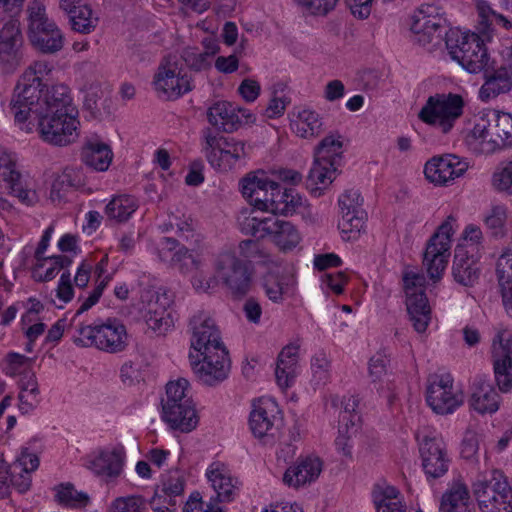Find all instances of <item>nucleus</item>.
I'll use <instances>...</instances> for the list:
<instances>
[{
    "instance_id": "obj_1",
    "label": "nucleus",
    "mask_w": 512,
    "mask_h": 512,
    "mask_svg": "<svg viewBox=\"0 0 512 512\" xmlns=\"http://www.w3.org/2000/svg\"><path fill=\"white\" fill-rule=\"evenodd\" d=\"M47 64L36 62L19 78L9 104L15 124L27 133L37 120L40 138L51 145L66 146L77 138L78 110L64 84L48 87L39 74Z\"/></svg>"
},
{
    "instance_id": "obj_2",
    "label": "nucleus",
    "mask_w": 512,
    "mask_h": 512,
    "mask_svg": "<svg viewBox=\"0 0 512 512\" xmlns=\"http://www.w3.org/2000/svg\"><path fill=\"white\" fill-rule=\"evenodd\" d=\"M241 254L247 259L239 258L235 252L224 251L214 260V272L220 283L235 299L246 296L252 286L254 269L249 258L259 252V244L254 240H243L239 244Z\"/></svg>"
},
{
    "instance_id": "obj_3",
    "label": "nucleus",
    "mask_w": 512,
    "mask_h": 512,
    "mask_svg": "<svg viewBox=\"0 0 512 512\" xmlns=\"http://www.w3.org/2000/svg\"><path fill=\"white\" fill-rule=\"evenodd\" d=\"M74 343L80 347H95L107 353H119L128 346V334L124 324L117 319L81 325Z\"/></svg>"
},
{
    "instance_id": "obj_4",
    "label": "nucleus",
    "mask_w": 512,
    "mask_h": 512,
    "mask_svg": "<svg viewBox=\"0 0 512 512\" xmlns=\"http://www.w3.org/2000/svg\"><path fill=\"white\" fill-rule=\"evenodd\" d=\"M445 43L451 58L470 73H480L493 61L476 33L450 29L445 32Z\"/></svg>"
},
{
    "instance_id": "obj_5",
    "label": "nucleus",
    "mask_w": 512,
    "mask_h": 512,
    "mask_svg": "<svg viewBox=\"0 0 512 512\" xmlns=\"http://www.w3.org/2000/svg\"><path fill=\"white\" fill-rule=\"evenodd\" d=\"M28 38L31 45L44 54H55L64 46V35L49 19L45 5L39 0L30 2L26 9Z\"/></svg>"
},
{
    "instance_id": "obj_6",
    "label": "nucleus",
    "mask_w": 512,
    "mask_h": 512,
    "mask_svg": "<svg viewBox=\"0 0 512 512\" xmlns=\"http://www.w3.org/2000/svg\"><path fill=\"white\" fill-rule=\"evenodd\" d=\"M201 151L211 167L219 171L231 170L246 155L244 142L210 127L201 132Z\"/></svg>"
},
{
    "instance_id": "obj_7",
    "label": "nucleus",
    "mask_w": 512,
    "mask_h": 512,
    "mask_svg": "<svg viewBox=\"0 0 512 512\" xmlns=\"http://www.w3.org/2000/svg\"><path fill=\"white\" fill-rule=\"evenodd\" d=\"M241 230L246 235L258 239L270 237L282 251L294 249L301 241L297 227L292 222L275 215L263 218L246 217L241 222Z\"/></svg>"
},
{
    "instance_id": "obj_8",
    "label": "nucleus",
    "mask_w": 512,
    "mask_h": 512,
    "mask_svg": "<svg viewBox=\"0 0 512 512\" xmlns=\"http://www.w3.org/2000/svg\"><path fill=\"white\" fill-rule=\"evenodd\" d=\"M480 512H512V485L498 470L489 480H477L472 485Z\"/></svg>"
},
{
    "instance_id": "obj_9",
    "label": "nucleus",
    "mask_w": 512,
    "mask_h": 512,
    "mask_svg": "<svg viewBox=\"0 0 512 512\" xmlns=\"http://www.w3.org/2000/svg\"><path fill=\"white\" fill-rule=\"evenodd\" d=\"M464 99L455 93H437L429 96L418 117L424 123L437 126L448 133L463 114Z\"/></svg>"
},
{
    "instance_id": "obj_10",
    "label": "nucleus",
    "mask_w": 512,
    "mask_h": 512,
    "mask_svg": "<svg viewBox=\"0 0 512 512\" xmlns=\"http://www.w3.org/2000/svg\"><path fill=\"white\" fill-rule=\"evenodd\" d=\"M190 366L197 381L208 387H215L228 378L231 361L227 348L189 354Z\"/></svg>"
},
{
    "instance_id": "obj_11",
    "label": "nucleus",
    "mask_w": 512,
    "mask_h": 512,
    "mask_svg": "<svg viewBox=\"0 0 512 512\" xmlns=\"http://www.w3.org/2000/svg\"><path fill=\"white\" fill-rule=\"evenodd\" d=\"M452 221H454V218L448 216L431 236L424 252L423 264L427 268L429 277L434 281L442 277L448 264L451 237L454 233Z\"/></svg>"
},
{
    "instance_id": "obj_12",
    "label": "nucleus",
    "mask_w": 512,
    "mask_h": 512,
    "mask_svg": "<svg viewBox=\"0 0 512 512\" xmlns=\"http://www.w3.org/2000/svg\"><path fill=\"white\" fill-rule=\"evenodd\" d=\"M426 402L435 413L446 415L463 404V395L454 389L450 374H434L428 378Z\"/></svg>"
},
{
    "instance_id": "obj_13",
    "label": "nucleus",
    "mask_w": 512,
    "mask_h": 512,
    "mask_svg": "<svg viewBox=\"0 0 512 512\" xmlns=\"http://www.w3.org/2000/svg\"><path fill=\"white\" fill-rule=\"evenodd\" d=\"M472 135L475 139L486 144L487 151H495L512 145V114L498 112L494 114L493 123L484 119L477 122Z\"/></svg>"
},
{
    "instance_id": "obj_14",
    "label": "nucleus",
    "mask_w": 512,
    "mask_h": 512,
    "mask_svg": "<svg viewBox=\"0 0 512 512\" xmlns=\"http://www.w3.org/2000/svg\"><path fill=\"white\" fill-rule=\"evenodd\" d=\"M483 84L479 89V98L489 101L512 90V48L508 50L502 63L493 60L481 71Z\"/></svg>"
},
{
    "instance_id": "obj_15",
    "label": "nucleus",
    "mask_w": 512,
    "mask_h": 512,
    "mask_svg": "<svg viewBox=\"0 0 512 512\" xmlns=\"http://www.w3.org/2000/svg\"><path fill=\"white\" fill-rule=\"evenodd\" d=\"M363 198L358 190L348 189L339 196L341 219L338 228L345 240L357 239L365 224L366 213L362 209Z\"/></svg>"
},
{
    "instance_id": "obj_16",
    "label": "nucleus",
    "mask_w": 512,
    "mask_h": 512,
    "mask_svg": "<svg viewBox=\"0 0 512 512\" xmlns=\"http://www.w3.org/2000/svg\"><path fill=\"white\" fill-rule=\"evenodd\" d=\"M491 358L496 384L501 392L512 389V336L499 330L492 340Z\"/></svg>"
},
{
    "instance_id": "obj_17",
    "label": "nucleus",
    "mask_w": 512,
    "mask_h": 512,
    "mask_svg": "<svg viewBox=\"0 0 512 512\" xmlns=\"http://www.w3.org/2000/svg\"><path fill=\"white\" fill-rule=\"evenodd\" d=\"M191 330V348L196 353L208 352L220 348H226L220 331L215 321L204 311L195 313L190 321Z\"/></svg>"
},
{
    "instance_id": "obj_18",
    "label": "nucleus",
    "mask_w": 512,
    "mask_h": 512,
    "mask_svg": "<svg viewBox=\"0 0 512 512\" xmlns=\"http://www.w3.org/2000/svg\"><path fill=\"white\" fill-rule=\"evenodd\" d=\"M125 458V449L121 445L100 448L88 455L86 467L95 476L108 482L122 474Z\"/></svg>"
},
{
    "instance_id": "obj_19",
    "label": "nucleus",
    "mask_w": 512,
    "mask_h": 512,
    "mask_svg": "<svg viewBox=\"0 0 512 512\" xmlns=\"http://www.w3.org/2000/svg\"><path fill=\"white\" fill-rule=\"evenodd\" d=\"M422 468L427 478L437 479L444 476L450 465L446 444L437 436L426 435L419 444Z\"/></svg>"
},
{
    "instance_id": "obj_20",
    "label": "nucleus",
    "mask_w": 512,
    "mask_h": 512,
    "mask_svg": "<svg viewBox=\"0 0 512 512\" xmlns=\"http://www.w3.org/2000/svg\"><path fill=\"white\" fill-rule=\"evenodd\" d=\"M22 44L20 22L10 19L0 29V69L3 72L11 73L20 64Z\"/></svg>"
},
{
    "instance_id": "obj_21",
    "label": "nucleus",
    "mask_w": 512,
    "mask_h": 512,
    "mask_svg": "<svg viewBox=\"0 0 512 512\" xmlns=\"http://www.w3.org/2000/svg\"><path fill=\"white\" fill-rule=\"evenodd\" d=\"M156 92L166 99H177L192 90L191 79L182 74L175 64L162 63L154 76Z\"/></svg>"
},
{
    "instance_id": "obj_22",
    "label": "nucleus",
    "mask_w": 512,
    "mask_h": 512,
    "mask_svg": "<svg viewBox=\"0 0 512 512\" xmlns=\"http://www.w3.org/2000/svg\"><path fill=\"white\" fill-rule=\"evenodd\" d=\"M467 168V163L461 161L459 157L446 154L434 156L427 161L424 167V174L430 182L438 185H446L462 176Z\"/></svg>"
},
{
    "instance_id": "obj_23",
    "label": "nucleus",
    "mask_w": 512,
    "mask_h": 512,
    "mask_svg": "<svg viewBox=\"0 0 512 512\" xmlns=\"http://www.w3.org/2000/svg\"><path fill=\"white\" fill-rule=\"evenodd\" d=\"M273 184L265 172L248 174L240 182L243 197L254 209L266 212L270 202V191Z\"/></svg>"
},
{
    "instance_id": "obj_24",
    "label": "nucleus",
    "mask_w": 512,
    "mask_h": 512,
    "mask_svg": "<svg viewBox=\"0 0 512 512\" xmlns=\"http://www.w3.org/2000/svg\"><path fill=\"white\" fill-rule=\"evenodd\" d=\"M277 406L270 399H259L253 402L249 416V427L255 437L274 436L277 427L275 412Z\"/></svg>"
},
{
    "instance_id": "obj_25",
    "label": "nucleus",
    "mask_w": 512,
    "mask_h": 512,
    "mask_svg": "<svg viewBox=\"0 0 512 512\" xmlns=\"http://www.w3.org/2000/svg\"><path fill=\"white\" fill-rule=\"evenodd\" d=\"M206 476L220 502H231L239 493V481L233 477L228 467L221 462L209 465Z\"/></svg>"
},
{
    "instance_id": "obj_26",
    "label": "nucleus",
    "mask_w": 512,
    "mask_h": 512,
    "mask_svg": "<svg viewBox=\"0 0 512 512\" xmlns=\"http://www.w3.org/2000/svg\"><path fill=\"white\" fill-rule=\"evenodd\" d=\"M0 177L7 184L10 193L22 203L30 206L38 201L36 191L27 189L22 183V177L16 170V164L6 153H0Z\"/></svg>"
},
{
    "instance_id": "obj_27",
    "label": "nucleus",
    "mask_w": 512,
    "mask_h": 512,
    "mask_svg": "<svg viewBox=\"0 0 512 512\" xmlns=\"http://www.w3.org/2000/svg\"><path fill=\"white\" fill-rule=\"evenodd\" d=\"M322 471V462L318 457L299 458L283 474V483L291 488H300L314 482Z\"/></svg>"
},
{
    "instance_id": "obj_28",
    "label": "nucleus",
    "mask_w": 512,
    "mask_h": 512,
    "mask_svg": "<svg viewBox=\"0 0 512 512\" xmlns=\"http://www.w3.org/2000/svg\"><path fill=\"white\" fill-rule=\"evenodd\" d=\"M471 390L469 403L472 409L480 414H492L499 409L500 396L486 376L477 375Z\"/></svg>"
},
{
    "instance_id": "obj_29",
    "label": "nucleus",
    "mask_w": 512,
    "mask_h": 512,
    "mask_svg": "<svg viewBox=\"0 0 512 512\" xmlns=\"http://www.w3.org/2000/svg\"><path fill=\"white\" fill-rule=\"evenodd\" d=\"M207 120L215 131L232 133L241 126L236 106L228 101H216L207 109Z\"/></svg>"
},
{
    "instance_id": "obj_30",
    "label": "nucleus",
    "mask_w": 512,
    "mask_h": 512,
    "mask_svg": "<svg viewBox=\"0 0 512 512\" xmlns=\"http://www.w3.org/2000/svg\"><path fill=\"white\" fill-rule=\"evenodd\" d=\"M439 512H471V495L463 480L448 483L441 497Z\"/></svg>"
},
{
    "instance_id": "obj_31",
    "label": "nucleus",
    "mask_w": 512,
    "mask_h": 512,
    "mask_svg": "<svg viewBox=\"0 0 512 512\" xmlns=\"http://www.w3.org/2000/svg\"><path fill=\"white\" fill-rule=\"evenodd\" d=\"M468 253L466 246L457 245L455 248L452 273L454 280L463 286H473L478 281L480 273L477 259Z\"/></svg>"
},
{
    "instance_id": "obj_32",
    "label": "nucleus",
    "mask_w": 512,
    "mask_h": 512,
    "mask_svg": "<svg viewBox=\"0 0 512 512\" xmlns=\"http://www.w3.org/2000/svg\"><path fill=\"white\" fill-rule=\"evenodd\" d=\"M270 187V202L266 212L275 216L277 214L288 215L293 214L301 206L302 198L294 189L282 188L275 181Z\"/></svg>"
},
{
    "instance_id": "obj_33",
    "label": "nucleus",
    "mask_w": 512,
    "mask_h": 512,
    "mask_svg": "<svg viewBox=\"0 0 512 512\" xmlns=\"http://www.w3.org/2000/svg\"><path fill=\"white\" fill-rule=\"evenodd\" d=\"M82 161L95 171L108 170L113 159L110 146L98 139H89L81 151Z\"/></svg>"
},
{
    "instance_id": "obj_34",
    "label": "nucleus",
    "mask_w": 512,
    "mask_h": 512,
    "mask_svg": "<svg viewBox=\"0 0 512 512\" xmlns=\"http://www.w3.org/2000/svg\"><path fill=\"white\" fill-rule=\"evenodd\" d=\"M298 363V346L287 345L278 355L275 376L281 388H288L292 385L296 376Z\"/></svg>"
},
{
    "instance_id": "obj_35",
    "label": "nucleus",
    "mask_w": 512,
    "mask_h": 512,
    "mask_svg": "<svg viewBox=\"0 0 512 512\" xmlns=\"http://www.w3.org/2000/svg\"><path fill=\"white\" fill-rule=\"evenodd\" d=\"M338 166H330L325 164L324 161L314 160V163L309 171L306 179V187L315 197L322 195L335 178V173Z\"/></svg>"
},
{
    "instance_id": "obj_36",
    "label": "nucleus",
    "mask_w": 512,
    "mask_h": 512,
    "mask_svg": "<svg viewBox=\"0 0 512 512\" xmlns=\"http://www.w3.org/2000/svg\"><path fill=\"white\" fill-rule=\"evenodd\" d=\"M406 307L415 331L425 332L431 320V309L426 294L406 297Z\"/></svg>"
},
{
    "instance_id": "obj_37",
    "label": "nucleus",
    "mask_w": 512,
    "mask_h": 512,
    "mask_svg": "<svg viewBox=\"0 0 512 512\" xmlns=\"http://www.w3.org/2000/svg\"><path fill=\"white\" fill-rule=\"evenodd\" d=\"M291 128L301 138H314L323 132L322 118L316 111L304 108L291 121Z\"/></svg>"
},
{
    "instance_id": "obj_38",
    "label": "nucleus",
    "mask_w": 512,
    "mask_h": 512,
    "mask_svg": "<svg viewBox=\"0 0 512 512\" xmlns=\"http://www.w3.org/2000/svg\"><path fill=\"white\" fill-rule=\"evenodd\" d=\"M399 491L391 485L376 484L372 490V500L376 512H406L398 500Z\"/></svg>"
},
{
    "instance_id": "obj_39",
    "label": "nucleus",
    "mask_w": 512,
    "mask_h": 512,
    "mask_svg": "<svg viewBox=\"0 0 512 512\" xmlns=\"http://www.w3.org/2000/svg\"><path fill=\"white\" fill-rule=\"evenodd\" d=\"M343 141L340 135L330 134L323 138L314 151L316 160L330 166H340L343 154Z\"/></svg>"
},
{
    "instance_id": "obj_40",
    "label": "nucleus",
    "mask_w": 512,
    "mask_h": 512,
    "mask_svg": "<svg viewBox=\"0 0 512 512\" xmlns=\"http://www.w3.org/2000/svg\"><path fill=\"white\" fill-rule=\"evenodd\" d=\"M138 204L130 195L113 197L105 207V215L116 222H126L137 210Z\"/></svg>"
},
{
    "instance_id": "obj_41",
    "label": "nucleus",
    "mask_w": 512,
    "mask_h": 512,
    "mask_svg": "<svg viewBox=\"0 0 512 512\" xmlns=\"http://www.w3.org/2000/svg\"><path fill=\"white\" fill-rule=\"evenodd\" d=\"M444 27L439 24H426L425 22H414L411 24L412 41L420 46L438 45L445 33Z\"/></svg>"
},
{
    "instance_id": "obj_42",
    "label": "nucleus",
    "mask_w": 512,
    "mask_h": 512,
    "mask_svg": "<svg viewBox=\"0 0 512 512\" xmlns=\"http://www.w3.org/2000/svg\"><path fill=\"white\" fill-rule=\"evenodd\" d=\"M507 210L503 205L493 206L483 215V223L491 238L502 239L507 234Z\"/></svg>"
},
{
    "instance_id": "obj_43",
    "label": "nucleus",
    "mask_w": 512,
    "mask_h": 512,
    "mask_svg": "<svg viewBox=\"0 0 512 512\" xmlns=\"http://www.w3.org/2000/svg\"><path fill=\"white\" fill-rule=\"evenodd\" d=\"M496 275L501 295L512 288V249L505 248L496 262Z\"/></svg>"
},
{
    "instance_id": "obj_44",
    "label": "nucleus",
    "mask_w": 512,
    "mask_h": 512,
    "mask_svg": "<svg viewBox=\"0 0 512 512\" xmlns=\"http://www.w3.org/2000/svg\"><path fill=\"white\" fill-rule=\"evenodd\" d=\"M186 396H189V382L186 379L180 378L166 385V397L161 400V404L162 406L166 405L169 418L175 416V412L172 411V408L175 407V400Z\"/></svg>"
},
{
    "instance_id": "obj_45",
    "label": "nucleus",
    "mask_w": 512,
    "mask_h": 512,
    "mask_svg": "<svg viewBox=\"0 0 512 512\" xmlns=\"http://www.w3.org/2000/svg\"><path fill=\"white\" fill-rule=\"evenodd\" d=\"M175 412L174 418H169L167 414L166 405L162 406V418L163 420L174 430H179L184 433H188L196 428L198 424V416L195 410V407H193V416H191V420L193 421L191 426L189 427V415H187L186 412H184L183 409L175 408L173 409Z\"/></svg>"
},
{
    "instance_id": "obj_46",
    "label": "nucleus",
    "mask_w": 512,
    "mask_h": 512,
    "mask_svg": "<svg viewBox=\"0 0 512 512\" xmlns=\"http://www.w3.org/2000/svg\"><path fill=\"white\" fill-rule=\"evenodd\" d=\"M56 500L61 505L77 507L86 506L89 502V497L86 493L75 490L72 484L67 483L61 484L57 488Z\"/></svg>"
},
{
    "instance_id": "obj_47",
    "label": "nucleus",
    "mask_w": 512,
    "mask_h": 512,
    "mask_svg": "<svg viewBox=\"0 0 512 512\" xmlns=\"http://www.w3.org/2000/svg\"><path fill=\"white\" fill-rule=\"evenodd\" d=\"M70 21L72 29L83 34L91 33L97 26V18H92V9L84 4L70 17Z\"/></svg>"
},
{
    "instance_id": "obj_48",
    "label": "nucleus",
    "mask_w": 512,
    "mask_h": 512,
    "mask_svg": "<svg viewBox=\"0 0 512 512\" xmlns=\"http://www.w3.org/2000/svg\"><path fill=\"white\" fill-rule=\"evenodd\" d=\"M173 300L170 293L166 290L159 289L155 294V301L150 302L146 318H159L166 315H172L169 308Z\"/></svg>"
},
{
    "instance_id": "obj_49",
    "label": "nucleus",
    "mask_w": 512,
    "mask_h": 512,
    "mask_svg": "<svg viewBox=\"0 0 512 512\" xmlns=\"http://www.w3.org/2000/svg\"><path fill=\"white\" fill-rule=\"evenodd\" d=\"M313 379L317 385L325 384L330 378V361L325 352H317L311 359Z\"/></svg>"
},
{
    "instance_id": "obj_50",
    "label": "nucleus",
    "mask_w": 512,
    "mask_h": 512,
    "mask_svg": "<svg viewBox=\"0 0 512 512\" xmlns=\"http://www.w3.org/2000/svg\"><path fill=\"white\" fill-rule=\"evenodd\" d=\"M426 278L414 269H406L403 273V284L406 297L425 293Z\"/></svg>"
},
{
    "instance_id": "obj_51",
    "label": "nucleus",
    "mask_w": 512,
    "mask_h": 512,
    "mask_svg": "<svg viewBox=\"0 0 512 512\" xmlns=\"http://www.w3.org/2000/svg\"><path fill=\"white\" fill-rule=\"evenodd\" d=\"M443 10L436 4H423L413 15L414 22H425L426 24H439L443 26Z\"/></svg>"
},
{
    "instance_id": "obj_52",
    "label": "nucleus",
    "mask_w": 512,
    "mask_h": 512,
    "mask_svg": "<svg viewBox=\"0 0 512 512\" xmlns=\"http://www.w3.org/2000/svg\"><path fill=\"white\" fill-rule=\"evenodd\" d=\"M493 186L498 191L512 194V162H501L493 174Z\"/></svg>"
},
{
    "instance_id": "obj_53",
    "label": "nucleus",
    "mask_w": 512,
    "mask_h": 512,
    "mask_svg": "<svg viewBox=\"0 0 512 512\" xmlns=\"http://www.w3.org/2000/svg\"><path fill=\"white\" fill-rule=\"evenodd\" d=\"M111 512H147L146 502L140 496L119 497L113 501Z\"/></svg>"
},
{
    "instance_id": "obj_54",
    "label": "nucleus",
    "mask_w": 512,
    "mask_h": 512,
    "mask_svg": "<svg viewBox=\"0 0 512 512\" xmlns=\"http://www.w3.org/2000/svg\"><path fill=\"white\" fill-rule=\"evenodd\" d=\"M181 58L194 71L206 70L211 66V61L202 52H199L197 48L187 47L183 49Z\"/></svg>"
},
{
    "instance_id": "obj_55",
    "label": "nucleus",
    "mask_w": 512,
    "mask_h": 512,
    "mask_svg": "<svg viewBox=\"0 0 512 512\" xmlns=\"http://www.w3.org/2000/svg\"><path fill=\"white\" fill-rule=\"evenodd\" d=\"M462 237L467 242L465 246L468 248L469 245L476 254L484 250V234L479 226L468 224L462 232Z\"/></svg>"
},
{
    "instance_id": "obj_56",
    "label": "nucleus",
    "mask_w": 512,
    "mask_h": 512,
    "mask_svg": "<svg viewBox=\"0 0 512 512\" xmlns=\"http://www.w3.org/2000/svg\"><path fill=\"white\" fill-rule=\"evenodd\" d=\"M479 440L478 435L471 430L465 432L461 442L460 455L466 460H475L478 455Z\"/></svg>"
},
{
    "instance_id": "obj_57",
    "label": "nucleus",
    "mask_w": 512,
    "mask_h": 512,
    "mask_svg": "<svg viewBox=\"0 0 512 512\" xmlns=\"http://www.w3.org/2000/svg\"><path fill=\"white\" fill-rule=\"evenodd\" d=\"M13 470L33 472L39 467V458L36 454L31 453L28 449H23L16 461L12 464Z\"/></svg>"
},
{
    "instance_id": "obj_58",
    "label": "nucleus",
    "mask_w": 512,
    "mask_h": 512,
    "mask_svg": "<svg viewBox=\"0 0 512 512\" xmlns=\"http://www.w3.org/2000/svg\"><path fill=\"white\" fill-rule=\"evenodd\" d=\"M184 478L179 472L170 474L162 485V492L166 496H180L184 491Z\"/></svg>"
},
{
    "instance_id": "obj_59",
    "label": "nucleus",
    "mask_w": 512,
    "mask_h": 512,
    "mask_svg": "<svg viewBox=\"0 0 512 512\" xmlns=\"http://www.w3.org/2000/svg\"><path fill=\"white\" fill-rule=\"evenodd\" d=\"M169 225L171 229H176V233L180 238L189 240L194 236V227L191 218L181 219L176 215L169 217Z\"/></svg>"
},
{
    "instance_id": "obj_60",
    "label": "nucleus",
    "mask_w": 512,
    "mask_h": 512,
    "mask_svg": "<svg viewBox=\"0 0 512 512\" xmlns=\"http://www.w3.org/2000/svg\"><path fill=\"white\" fill-rule=\"evenodd\" d=\"M183 512H223L220 508L215 507L211 503H204L198 492L190 495L186 502Z\"/></svg>"
},
{
    "instance_id": "obj_61",
    "label": "nucleus",
    "mask_w": 512,
    "mask_h": 512,
    "mask_svg": "<svg viewBox=\"0 0 512 512\" xmlns=\"http://www.w3.org/2000/svg\"><path fill=\"white\" fill-rule=\"evenodd\" d=\"M10 482L17 489L19 493L27 492L32 483L31 472L13 470V465L10 467Z\"/></svg>"
},
{
    "instance_id": "obj_62",
    "label": "nucleus",
    "mask_w": 512,
    "mask_h": 512,
    "mask_svg": "<svg viewBox=\"0 0 512 512\" xmlns=\"http://www.w3.org/2000/svg\"><path fill=\"white\" fill-rule=\"evenodd\" d=\"M266 296L273 302L278 303L283 299V286L277 277L269 275L264 280Z\"/></svg>"
},
{
    "instance_id": "obj_63",
    "label": "nucleus",
    "mask_w": 512,
    "mask_h": 512,
    "mask_svg": "<svg viewBox=\"0 0 512 512\" xmlns=\"http://www.w3.org/2000/svg\"><path fill=\"white\" fill-rule=\"evenodd\" d=\"M191 282L196 291L205 293L214 290L220 283L215 272L214 276L210 277H205L202 273H197L193 276Z\"/></svg>"
},
{
    "instance_id": "obj_64",
    "label": "nucleus",
    "mask_w": 512,
    "mask_h": 512,
    "mask_svg": "<svg viewBox=\"0 0 512 512\" xmlns=\"http://www.w3.org/2000/svg\"><path fill=\"white\" fill-rule=\"evenodd\" d=\"M389 360L382 353H376L369 361V373L373 381L381 379L386 373V368Z\"/></svg>"
}]
</instances>
